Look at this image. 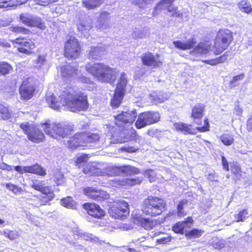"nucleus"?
<instances>
[{
	"instance_id": "nucleus-1",
	"label": "nucleus",
	"mask_w": 252,
	"mask_h": 252,
	"mask_svg": "<svg viewBox=\"0 0 252 252\" xmlns=\"http://www.w3.org/2000/svg\"><path fill=\"white\" fill-rule=\"evenodd\" d=\"M46 101L50 107L59 110L61 107H65L72 112L86 110L88 107L87 96L83 93H77L71 88L63 91L60 95L59 100L51 92L46 94Z\"/></svg>"
},
{
	"instance_id": "nucleus-2",
	"label": "nucleus",
	"mask_w": 252,
	"mask_h": 252,
	"mask_svg": "<svg viewBox=\"0 0 252 252\" xmlns=\"http://www.w3.org/2000/svg\"><path fill=\"white\" fill-rule=\"evenodd\" d=\"M86 70L101 82L114 83L118 72L114 69L100 63H89L86 65Z\"/></svg>"
},
{
	"instance_id": "nucleus-3",
	"label": "nucleus",
	"mask_w": 252,
	"mask_h": 252,
	"mask_svg": "<svg viewBox=\"0 0 252 252\" xmlns=\"http://www.w3.org/2000/svg\"><path fill=\"white\" fill-rule=\"evenodd\" d=\"M167 204L163 198L150 195L143 200L141 211L146 216L157 217L166 210Z\"/></svg>"
},
{
	"instance_id": "nucleus-4",
	"label": "nucleus",
	"mask_w": 252,
	"mask_h": 252,
	"mask_svg": "<svg viewBox=\"0 0 252 252\" xmlns=\"http://www.w3.org/2000/svg\"><path fill=\"white\" fill-rule=\"evenodd\" d=\"M44 131L50 137L55 139L63 138L71 134V126L65 124L46 122L41 124Z\"/></svg>"
},
{
	"instance_id": "nucleus-5",
	"label": "nucleus",
	"mask_w": 252,
	"mask_h": 252,
	"mask_svg": "<svg viewBox=\"0 0 252 252\" xmlns=\"http://www.w3.org/2000/svg\"><path fill=\"white\" fill-rule=\"evenodd\" d=\"M232 39L231 32L228 30L220 31L217 35L213 51L215 55L220 54L225 50Z\"/></svg>"
},
{
	"instance_id": "nucleus-6",
	"label": "nucleus",
	"mask_w": 252,
	"mask_h": 252,
	"mask_svg": "<svg viewBox=\"0 0 252 252\" xmlns=\"http://www.w3.org/2000/svg\"><path fill=\"white\" fill-rule=\"evenodd\" d=\"M109 215L114 219H126L129 215L128 205L125 200L113 202L109 209Z\"/></svg>"
},
{
	"instance_id": "nucleus-7",
	"label": "nucleus",
	"mask_w": 252,
	"mask_h": 252,
	"mask_svg": "<svg viewBox=\"0 0 252 252\" xmlns=\"http://www.w3.org/2000/svg\"><path fill=\"white\" fill-rule=\"evenodd\" d=\"M135 125L136 128L140 129L159 121L160 116L156 111H146L140 113L137 116Z\"/></svg>"
},
{
	"instance_id": "nucleus-8",
	"label": "nucleus",
	"mask_w": 252,
	"mask_h": 252,
	"mask_svg": "<svg viewBox=\"0 0 252 252\" xmlns=\"http://www.w3.org/2000/svg\"><path fill=\"white\" fill-rule=\"evenodd\" d=\"M127 80L126 74L123 72L118 80L113 99L111 101V105L113 107H118L121 104L125 92V88Z\"/></svg>"
},
{
	"instance_id": "nucleus-9",
	"label": "nucleus",
	"mask_w": 252,
	"mask_h": 252,
	"mask_svg": "<svg viewBox=\"0 0 252 252\" xmlns=\"http://www.w3.org/2000/svg\"><path fill=\"white\" fill-rule=\"evenodd\" d=\"M81 53V47L77 39L74 37L69 38L64 44V55L69 59L75 60Z\"/></svg>"
},
{
	"instance_id": "nucleus-10",
	"label": "nucleus",
	"mask_w": 252,
	"mask_h": 252,
	"mask_svg": "<svg viewBox=\"0 0 252 252\" xmlns=\"http://www.w3.org/2000/svg\"><path fill=\"white\" fill-rule=\"evenodd\" d=\"M20 127L28 134L29 139L33 142L39 143L44 139L42 132L29 122L21 124Z\"/></svg>"
},
{
	"instance_id": "nucleus-11",
	"label": "nucleus",
	"mask_w": 252,
	"mask_h": 252,
	"mask_svg": "<svg viewBox=\"0 0 252 252\" xmlns=\"http://www.w3.org/2000/svg\"><path fill=\"white\" fill-rule=\"evenodd\" d=\"M137 116L136 109H133L127 111H123L115 116V124L118 127H123L125 125H131Z\"/></svg>"
},
{
	"instance_id": "nucleus-12",
	"label": "nucleus",
	"mask_w": 252,
	"mask_h": 252,
	"mask_svg": "<svg viewBox=\"0 0 252 252\" xmlns=\"http://www.w3.org/2000/svg\"><path fill=\"white\" fill-rule=\"evenodd\" d=\"M35 88L34 82L29 78L24 80L19 88L20 98L22 100H29L33 97Z\"/></svg>"
},
{
	"instance_id": "nucleus-13",
	"label": "nucleus",
	"mask_w": 252,
	"mask_h": 252,
	"mask_svg": "<svg viewBox=\"0 0 252 252\" xmlns=\"http://www.w3.org/2000/svg\"><path fill=\"white\" fill-rule=\"evenodd\" d=\"M20 21L24 24L29 27H37L42 30H44L46 26L42 22L41 19L36 16H33L28 13H21L19 16Z\"/></svg>"
},
{
	"instance_id": "nucleus-14",
	"label": "nucleus",
	"mask_w": 252,
	"mask_h": 252,
	"mask_svg": "<svg viewBox=\"0 0 252 252\" xmlns=\"http://www.w3.org/2000/svg\"><path fill=\"white\" fill-rule=\"evenodd\" d=\"M205 126L202 127L193 128L191 125H187L181 122L175 123L174 126L178 131H180L185 134H195L197 130L204 132L209 130V123L207 120L205 121Z\"/></svg>"
},
{
	"instance_id": "nucleus-15",
	"label": "nucleus",
	"mask_w": 252,
	"mask_h": 252,
	"mask_svg": "<svg viewBox=\"0 0 252 252\" xmlns=\"http://www.w3.org/2000/svg\"><path fill=\"white\" fill-rule=\"evenodd\" d=\"M143 180L142 177H138L136 179H123L121 180L119 179H115L109 180L107 183H105L103 186L107 188H120L121 186H133L136 185L140 184Z\"/></svg>"
},
{
	"instance_id": "nucleus-16",
	"label": "nucleus",
	"mask_w": 252,
	"mask_h": 252,
	"mask_svg": "<svg viewBox=\"0 0 252 252\" xmlns=\"http://www.w3.org/2000/svg\"><path fill=\"white\" fill-rule=\"evenodd\" d=\"M12 42L14 47L18 48L19 52L26 54H30L31 50L35 47L34 43L30 39L17 38Z\"/></svg>"
},
{
	"instance_id": "nucleus-17",
	"label": "nucleus",
	"mask_w": 252,
	"mask_h": 252,
	"mask_svg": "<svg viewBox=\"0 0 252 252\" xmlns=\"http://www.w3.org/2000/svg\"><path fill=\"white\" fill-rule=\"evenodd\" d=\"M83 207L87 213L93 218L100 219L105 215V211L97 204L94 203H85Z\"/></svg>"
},
{
	"instance_id": "nucleus-18",
	"label": "nucleus",
	"mask_w": 252,
	"mask_h": 252,
	"mask_svg": "<svg viewBox=\"0 0 252 252\" xmlns=\"http://www.w3.org/2000/svg\"><path fill=\"white\" fill-rule=\"evenodd\" d=\"M15 170L20 174L25 173L37 174L39 176H44L46 174L45 170L38 164H35L31 166H16Z\"/></svg>"
},
{
	"instance_id": "nucleus-19",
	"label": "nucleus",
	"mask_w": 252,
	"mask_h": 252,
	"mask_svg": "<svg viewBox=\"0 0 252 252\" xmlns=\"http://www.w3.org/2000/svg\"><path fill=\"white\" fill-rule=\"evenodd\" d=\"M193 220L191 216L186 218L184 220L178 221L172 226V230L175 233L185 235L188 229L191 228Z\"/></svg>"
},
{
	"instance_id": "nucleus-20",
	"label": "nucleus",
	"mask_w": 252,
	"mask_h": 252,
	"mask_svg": "<svg viewBox=\"0 0 252 252\" xmlns=\"http://www.w3.org/2000/svg\"><path fill=\"white\" fill-rule=\"evenodd\" d=\"M84 194L89 199L100 202L109 198V194L104 190H84Z\"/></svg>"
},
{
	"instance_id": "nucleus-21",
	"label": "nucleus",
	"mask_w": 252,
	"mask_h": 252,
	"mask_svg": "<svg viewBox=\"0 0 252 252\" xmlns=\"http://www.w3.org/2000/svg\"><path fill=\"white\" fill-rule=\"evenodd\" d=\"M61 74L65 81H70L75 79L78 74V70L70 65H65L61 68Z\"/></svg>"
},
{
	"instance_id": "nucleus-22",
	"label": "nucleus",
	"mask_w": 252,
	"mask_h": 252,
	"mask_svg": "<svg viewBox=\"0 0 252 252\" xmlns=\"http://www.w3.org/2000/svg\"><path fill=\"white\" fill-rule=\"evenodd\" d=\"M111 26L110 15L109 12L104 11L101 12L95 24V27L102 31L109 28Z\"/></svg>"
},
{
	"instance_id": "nucleus-23",
	"label": "nucleus",
	"mask_w": 252,
	"mask_h": 252,
	"mask_svg": "<svg viewBox=\"0 0 252 252\" xmlns=\"http://www.w3.org/2000/svg\"><path fill=\"white\" fill-rule=\"evenodd\" d=\"M142 63L147 66H153L155 67L158 66L161 63L158 55L154 56L152 53L147 52L141 57Z\"/></svg>"
},
{
	"instance_id": "nucleus-24",
	"label": "nucleus",
	"mask_w": 252,
	"mask_h": 252,
	"mask_svg": "<svg viewBox=\"0 0 252 252\" xmlns=\"http://www.w3.org/2000/svg\"><path fill=\"white\" fill-rule=\"evenodd\" d=\"M39 193L35 196L39 204L44 206L52 201L55 197V194L52 190H39Z\"/></svg>"
},
{
	"instance_id": "nucleus-25",
	"label": "nucleus",
	"mask_w": 252,
	"mask_h": 252,
	"mask_svg": "<svg viewBox=\"0 0 252 252\" xmlns=\"http://www.w3.org/2000/svg\"><path fill=\"white\" fill-rule=\"evenodd\" d=\"M211 46L206 43H200L189 51V54L195 57H199L207 54L210 50Z\"/></svg>"
},
{
	"instance_id": "nucleus-26",
	"label": "nucleus",
	"mask_w": 252,
	"mask_h": 252,
	"mask_svg": "<svg viewBox=\"0 0 252 252\" xmlns=\"http://www.w3.org/2000/svg\"><path fill=\"white\" fill-rule=\"evenodd\" d=\"M139 225L146 230H151L157 225V220L156 219L144 218L139 216L137 219Z\"/></svg>"
},
{
	"instance_id": "nucleus-27",
	"label": "nucleus",
	"mask_w": 252,
	"mask_h": 252,
	"mask_svg": "<svg viewBox=\"0 0 252 252\" xmlns=\"http://www.w3.org/2000/svg\"><path fill=\"white\" fill-rule=\"evenodd\" d=\"M173 43L177 48L183 50H187L193 48L196 44V41L193 39H189L185 42L178 40L175 41Z\"/></svg>"
},
{
	"instance_id": "nucleus-28",
	"label": "nucleus",
	"mask_w": 252,
	"mask_h": 252,
	"mask_svg": "<svg viewBox=\"0 0 252 252\" xmlns=\"http://www.w3.org/2000/svg\"><path fill=\"white\" fill-rule=\"evenodd\" d=\"M82 138V133H77L72 137L68 141L69 147L71 149L76 148L79 146H83L85 143Z\"/></svg>"
},
{
	"instance_id": "nucleus-29",
	"label": "nucleus",
	"mask_w": 252,
	"mask_h": 252,
	"mask_svg": "<svg viewBox=\"0 0 252 252\" xmlns=\"http://www.w3.org/2000/svg\"><path fill=\"white\" fill-rule=\"evenodd\" d=\"M104 48L101 47L92 46L89 50L88 58L92 59H97L104 54Z\"/></svg>"
},
{
	"instance_id": "nucleus-30",
	"label": "nucleus",
	"mask_w": 252,
	"mask_h": 252,
	"mask_svg": "<svg viewBox=\"0 0 252 252\" xmlns=\"http://www.w3.org/2000/svg\"><path fill=\"white\" fill-rule=\"evenodd\" d=\"M16 115L10 110L9 108L0 104V119L9 120L13 117H16Z\"/></svg>"
},
{
	"instance_id": "nucleus-31",
	"label": "nucleus",
	"mask_w": 252,
	"mask_h": 252,
	"mask_svg": "<svg viewBox=\"0 0 252 252\" xmlns=\"http://www.w3.org/2000/svg\"><path fill=\"white\" fill-rule=\"evenodd\" d=\"M105 0H83L82 3L84 7L89 10L94 9L100 6Z\"/></svg>"
},
{
	"instance_id": "nucleus-32",
	"label": "nucleus",
	"mask_w": 252,
	"mask_h": 252,
	"mask_svg": "<svg viewBox=\"0 0 252 252\" xmlns=\"http://www.w3.org/2000/svg\"><path fill=\"white\" fill-rule=\"evenodd\" d=\"M77 27L78 30L80 32L88 31L93 27L92 21L90 19L80 20Z\"/></svg>"
},
{
	"instance_id": "nucleus-33",
	"label": "nucleus",
	"mask_w": 252,
	"mask_h": 252,
	"mask_svg": "<svg viewBox=\"0 0 252 252\" xmlns=\"http://www.w3.org/2000/svg\"><path fill=\"white\" fill-rule=\"evenodd\" d=\"M27 0H0V8H8L25 3Z\"/></svg>"
},
{
	"instance_id": "nucleus-34",
	"label": "nucleus",
	"mask_w": 252,
	"mask_h": 252,
	"mask_svg": "<svg viewBox=\"0 0 252 252\" xmlns=\"http://www.w3.org/2000/svg\"><path fill=\"white\" fill-rule=\"evenodd\" d=\"M204 232V231L203 229L192 228L190 230L186 231L184 235L188 239H196L201 237Z\"/></svg>"
},
{
	"instance_id": "nucleus-35",
	"label": "nucleus",
	"mask_w": 252,
	"mask_h": 252,
	"mask_svg": "<svg viewBox=\"0 0 252 252\" xmlns=\"http://www.w3.org/2000/svg\"><path fill=\"white\" fill-rule=\"evenodd\" d=\"M204 106L202 104H197L192 109L191 117L194 119H200L203 116Z\"/></svg>"
},
{
	"instance_id": "nucleus-36",
	"label": "nucleus",
	"mask_w": 252,
	"mask_h": 252,
	"mask_svg": "<svg viewBox=\"0 0 252 252\" xmlns=\"http://www.w3.org/2000/svg\"><path fill=\"white\" fill-rule=\"evenodd\" d=\"M150 32L149 29L144 28L141 30H136L132 32V37L134 39L147 38L150 36Z\"/></svg>"
},
{
	"instance_id": "nucleus-37",
	"label": "nucleus",
	"mask_w": 252,
	"mask_h": 252,
	"mask_svg": "<svg viewBox=\"0 0 252 252\" xmlns=\"http://www.w3.org/2000/svg\"><path fill=\"white\" fill-rule=\"evenodd\" d=\"M83 172L85 174L91 175H99L101 172L99 168L90 164L86 165V167L84 168Z\"/></svg>"
},
{
	"instance_id": "nucleus-38",
	"label": "nucleus",
	"mask_w": 252,
	"mask_h": 252,
	"mask_svg": "<svg viewBox=\"0 0 252 252\" xmlns=\"http://www.w3.org/2000/svg\"><path fill=\"white\" fill-rule=\"evenodd\" d=\"M249 212L246 209H243L235 214L234 216L236 222H243L248 218Z\"/></svg>"
},
{
	"instance_id": "nucleus-39",
	"label": "nucleus",
	"mask_w": 252,
	"mask_h": 252,
	"mask_svg": "<svg viewBox=\"0 0 252 252\" xmlns=\"http://www.w3.org/2000/svg\"><path fill=\"white\" fill-rule=\"evenodd\" d=\"M227 56L226 54H223L222 56L217 57L214 59L204 60L203 61V62L211 65H216L218 63L225 62L227 60Z\"/></svg>"
},
{
	"instance_id": "nucleus-40",
	"label": "nucleus",
	"mask_w": 252,
	"mask_h": 252,
	"mask_svg": "<svg viewBox=\"0 0 252 252\" xmlns=\"http://www.w3.org/2000/svg\"><path fill=\"white\" fill-rule=\"evenodd\" d=\"M99 135L97 134H92L90 135L82 134V139H84L85 143L95 142L99 140Z\"/></svg>"
},
{
	"instance_id": "nucleus-41",
	"label": "nucleus",
	"mask_w": 252,
	"mask_h": 252,
	"mask_svg": "<svg viewBox=\"0 0 252 252\" xmlns=\"http://www.w3.org/2000/svg\"><path fill=\"white\" fill-rule=\"evenodd\" d=\"M156 10H167L168 12L171 13V15L173 17H179L182 15V13L179 11H177V9L173 6L172 4H169L167 7H163L162 8H156Z\"/></svg>"
},
{
	"instance_id": "nucleus-42",
	"label": "nucleus",
	"mask_w": 252,
	"mask_h": 252,
	"mask_svg": "<svg viewBox=\"0 0 252 252\" xmlns=\"http://www.w3.org/2000/svg\"><path fill=\"white\" fill-rule=\"evenodd\" d=\"M188 203V200H182L179 202L177 207V214L178 217H181L185 216L186 213L184 210L185 205Z\"/></svg>"
},
{
	"instance_id": "nucleus-43",
	"label": "nucleus",
	"mask_w": 252,
	"mask_h": 252,
	"mask_svg": "<svg viewBox=\"0 0 252 252\" xmlns=\"http://www.w3.org/2000/svg\"><path fill=\"white\" fill-rule=\"evenodd\" d=\"M221 141L223 144L226 146L231 145L234 142L233 136L228 133H225L222 134L220 138Z\"/></svg>"
},
{
	"instance_id": "nucleus-44",
	"label": "nucleus",
	"mask_w": 252,
	"mask_h": 252,
	"mask_svg": "<svg viewBox=\"0 0 252 252\" xmlns=\"http://www.w3.org/2000/svg\"><path fill=\"white\" fill-rule=\"evenodd\" d=\"M62 204L64 207L73 208L75 206V202L71 196L64 197L62 200Z\"/></svg>"
},
{
	"instance_id": "nucleus-45",
	"label": "nucleus",
	"mask_w": 252,
	"mask_h": 252,
	"mask_svg": "<svg viewBox=\"0 0 252 252\" xmlns=\"http://www.w3.org/2000/svg\"><path fill=\"white\" fill-rule=\"evenodd\" d=\"M54 181L57 186L62 185L64 182V177L62 173L57 170L54 173Z\"/></svg>"
},
{
	"instance_id": "nucleus-46",
	"label": "nucleus",
	"mask_w": 252,
	"mask_h": 252,
	"mask_svg": "<svg viewBox=\"0 0 252 252\" xmlns=\"http://www.w3.org/2000/svg\"><path fill=\"white\" fill-rule=\"evenodd\" d=\"M2 235L10 240H14L19 237V234L16 230H8L2 231Z\"/></svg>"
},
{
	"instance_id": "nucleus-47",
	"label": "nucleus",
	"mask_w": 252,
	"mask_h": 252,
	"mask_svg": "<svg viewBox=\"0 0 252 252\" xmlns=\"http://www.w3.org/2000/svg\"><path fill=\"white\" fill-rule=\"evenodd\" d=\"M238 6L239 8L243 11L246 13H249L252 10L251 5L250 2L246 0H242L239 3Z\"/></svg>"
},
{
	"instance_id": "nucleus-48",
	"label": "nucleus",
	"mask_w": 252,
	"mask_h": 252,
	"mask_svg": "<svg viewBox=\"0 0 252 252\" xmlns=\"http://www.w3.org/2000/svg\"><path fill=\"white\" fill-rule=\"evenodd\" d=\"M12 68L11 66L5 62L0 63V74H6L9 73V72L12 70Z\"/></svg>"
},
{
	"instance_id": "nucleus-49",
	"label": "nucleus",
	"mask_w": 252,
	"mask_h": 252,
	"mask_svg": "<svg viewBox=\"0 0 252 252\" xmlns=\"http://www.w3.org/2000/svg\"><path fill=\"white\" fill-rule=\"evenodd\" d=\"M78 75H79V74ZM76 79L79 82L92 85V86L89 87L88 90H90L91 89H93L94 87V83L88 78L82 75H77V76H76Z\"/></svg>"
},
{
	"instance_id": "nucleus-50",
	"label": "nucleus",
	"mask_w": 252,
	"mask_h": 252,
	"mask_svg": "<svg viewBox=\"0 0 252 252\" xmlns=\"http://www.w3.org/2000/svg\"><path fill=\"white\" fill-rule=\"evenodd\" d=\"M230 169L231 172L236 176L237 179L239 178L241 176V170L240 166L236 164L233 163L231 165Z\"/></svg>"
},
{
	"instance_id": "nucleus-51",
	"label": "nucleus",
	"mask_w": 252,
	"mask_h": 252,
	"mask_svg": "<svg viewBox=\"0 0 252 252\" xmlns=\"http://www.w3.org/2000/svg\"><path fill=\"white\" fill-rule=\"evenodd\" d=\"M10 31L15 33H23L24 34H28L30 32V31L26 28L21 27H10L9 28Z\"/></svg>"
},
{
	"instance_id": "nucleus-52",
	"label": "nucleus",
	"mask_w": 252,
	"mask_h": 252,
	"mask_svg": "<svg viewBox=\"0 0 252 252\" xmlns=\"http://www.w3.org/2000/svg\"><path fill=\"white\" fill-rule=\"evenodd\" d=\"M145 174L150 182H155L158 179L155 171L153 170H148L145 172Z\"/></svg>"
},
{
	"instance_id": "nucleus-53",
	"label": "nucleus",
	"mask_w": 252,
	"mask_h": 252,
	"mask_svg": "<svg viewBox=\"0 0 252 252\" xmlns=\"http://www.w3.org/2000/svg\"><path fill=\"white\" fill-rule=\"evenodd\" d=\"M244 77L243 74H241L238 75L233 77L232 80L230 82V85L231 87H234L238 85V82L242 80Z\"/></svg>"
},
{
	"instance_id": "nucleus-54",
	"label": "nucleus",
	"mask_w": 252,
	"mask_h": 252,
	"mask_svg": "<svg viewBox=\"0 0 252 252\" xmlns=\"http://www.w3.org/2000/svg\"><path fill=\"white\" fill-rule=\"evenodd\" d=\"M175 0H162L157 4L156 8L167 7L169 4H172Z\"/></svg>"
},
{
	"instance_id": "nucleus-55",
	"label": "nucleus",
	"mask_w": 252,
	"mask_h": 252,
	"mask_svg": "<svg viewBox=\"0 0 252 252\" xmlns=\"http://www.w3.org/2000/svg\"><path fill=\"white\" fill-rule=\"evenodd\" d=\"M163 94H162L161 95H158L157 96V98H154L155 102L157 103H158V102L162 103V102H163L166 100H167L168 98V95L167 94H164V95H163Z\"/></svg>"
},
{
	"instance_id": "nucleus-56",
	"label": "nucleus",
	"mask_w": 252,
	"mask_h": 252,
	"mask_svg": "<svg viewBox=\"0 0 252 252\" xmlns=\"http://www.w3.org/2000/svg\"><path fill=\"white\" fill-rule=\"evenodd\" d=\"M34 1L38 4L43 5V6H46L48 5L49 4L54 2L57 0H34Z\"/></svg>"
},
{
	"instance_id": "nucleus-57",
	"label": "nucleus",
	"mask_w": 252,
	"mask_h": 252,
	"mask_svg": "<svg viewBox=\"0 0 252 252\" xmlns=\"http://www.w3.org/2000/svg\"><path fill=\"white\" fill-rule=\"evenodd\" d=\"M88 160V157L86 155H81L78 157L76 160L77 164L86 162Z\"/></svg>"
},
{
	"instance_id": "nucleus-58",
	"label": "nucleus",
	"mask_w": 252,
	"mask_h": 252,
	"mask_svg": "<svg viewBox=\"0 0 252 252\" xmlns=\"http://www.w3.org/2000/svg\"><path fill=\"white\" fill-rule=\"evenodd\" d=\"M46 62V57L44 55L39 56L36 61V63L39 64V66H41L45 64Z\"/></svg>"
},
{
	"instance_id": "nucleus-59",
	"label": "nucleus",
	"mask_w": 252,
	"mask_h": 252,
	"mask_svg": "<svg viewBox=\"0 0 252 252\" xmlns=\"http://www.w3.org/2000/svg\"><path fill=\"white\" fill-rule=\"evenodd\" d=\"M207 176L208 180L211 181H216L218 180V177L216 175V173L214 171L208 173L207 174Z\"/></svg>"
},
{
	"instance_id": "nucleus-60",
	"label": "nucleus",
	"mask_w": 252,
	"mask_h": 252,
	"mask_svg": "<svg viewBox=\"0 0 252 252\" xmlns=\"http://www.w3.org/2000/svg\"><path fill=\"white\" fill-rule=\"evenodd\" d=\"M221 163L223 167V169L226 171H229V165L227 159L223 156H221Z\"/></svg>"
},
{
	"instance_id": "nucleus-61",
	"label": "nucleus",
	"mask_w": 252,
	"mask_h": 252,
	"mask_svg": "<svg viewBox=\"0 0 252 252\" xmlns=\"http://www.w3.org/2000/svg\"><path fill=\"white\" fill-rule=\"evenodd\" d=\"M12 20L10 19L6 20H0V28L9 26Z\"/></svg>"
},
{
	"instance_id": "nucleus-62",
	"label": "nucleus",
	"mask_w": 252,
	"mask_h": 252,
	"mask_svg": "<svg viewBox=\"0 0 252 252\" xmlns=\"http://www.w3.org/2000/svg\"><path fill=\"white\" fill-rule=\"evenodd\" d=\"M128 134H130V137L129 138H128V139L129 140H133L134 138H135V136H136V131L132 127H131L130 128V129H129V131L128 132Z\"/></svg>"
},
{
	"instance_id": "nucleus-63",
	"label": "nucleus",
	"mask_w": 252,
	"mask_h": 252,
	"mask_svg": "<svg viewBox=\"0 0 252 252\" xmlns=\"http://www.w3.org/2000/svg\"><path fill=\"white\" fill-rule=\"evenodd\" d=\"M127 170L129 171L130 173L137 174L139 172V170L136 167L132 166H129L127 168Z\"/></svg>"
},
{
	"instance_id": "nucleus-64",
	"label": "nucleus",
	"mask_w": 252,
	"mask_h": 252,
	"mask_svg": "<svg viewBox=\"0 0 252 252\" xmlns=\"http://www.w3.org/2000/svg\"><path fill=\"white\" fill-rule=\"evenodd\" d=\"M247 128L249 131L252 130V118H250L247 123Z\"/></svg>"
}]
</instances>
